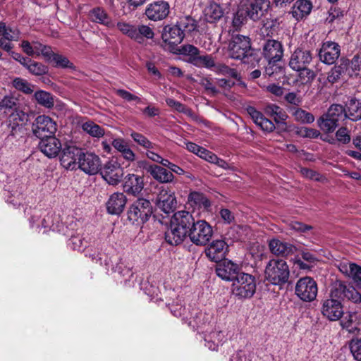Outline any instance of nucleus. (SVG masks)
Returning <instances> with one entry per match:
<instances>
[{"instance_id":"nucleus-61","label":"nucleus","mask_w":361,"mask_h":361,"mask_svg":"<svg viewBox=\"0 0 361 361\" xmlns=\"http://www.w3.org/2000/svg\"><path fill=\"white\" fill-rule=\"evenodd\" d=\"M116 93L118 96L121 97L126 101L131 102V101H135L137 103L141 102V99L138 97L137 96L131 94L130 92L123 90V89H118L116 90Z\"/></svg>"},{"instance_id":"nucleus-4","label":"nucleus","mask_w":361,"mask_h":361,"mask_svg":"<svg viewBox=\"0 0 361 361\" xmlns=\"http://www.w3.org/2000/svg\"><path fill=\"white\" fill-rule=\"evenodd\" d=\"M152 214V207L148 200L137 199L128 211V219L133 224H142L148 221Z\"/></svg>"},{"instance_id":"nucleus-60","label":"nucleus","mask_w":361,"mask_h":361,"mask_svg":"<svg viewBox=\"0 0 361 361\" xmlns=\"http://www.w3.org/2000/svg\"><path fill=\"white\" fill-rule=\"evenodd\" d=\"M69 245L73 250L82 251L86 247L87 243L80 236H72L69 240Z\"/></svg>"},{"instance_id":"nucleus-18","label":"nucleus","mask_w":361,"mask_h":361,"mask_svg":"<svg viewBox=\"0 0 361 361\" xmlns=\"http://www.w3.org/2000/svg\"><path fill=\"white\" fill-rule=\"evenodd\" d=\"M169 13V4L166 1H159L149 4L145 10L148 19L153 21L161 20Z\"/></svg>"},{"instance_id":"nucleus-21","label":"nucleus","mask_w":361,"mask_h":361,"mask_svg":"<svg viewBox=\"0 0 361 361\" xmlns=\"http://www.w3.org/2000/svg\"><path fill=\"white\" fill-rule=\"evenodd\" d=\"M283 52L281 44L274 39L267 40L263 47L264 56L268 61L269 65L271 63L280 61Z\"/></svg>"},{"instance_id":"nucleus-9","label":"nucleus","mask_w":361,"mask_h":361,"mask_svg":"<svg viewBox=\"0 0 361 361\" xmlns=\"http://www.w3.org/2000/svg\"><path fill=\"white\" fill-rule=\"evenodd\" d=\"M269 6V0H245L241 4L245 16L255 21L262 18Z\"/></svg>"},{"instance_id":"nucleus-45","label":"nucleus","mask_w":361,"mask_h":361,"mask_svg":"<svg viewBox=\"0 0 361 361\" xmlns=\"http://www.w3.org/2000/svg\"><path fill=\"white\" fill-rule=\"evenodd\" d=\"M347 63L343 62L339 65L334 66L328 73L327 81L331 84L336 83L338 81L341 76L346 71Z\"/></svg>"},{"instance_id":"nucleus-50","label":"nucleus","mask_w":361,"mask_h":361,"mask_svg":"<svg viewBox=\"0 0 361 361\" xmlns=\"http://www.w3.org/2000/svg\"><path fill=\"white\" fill-rule=\"evenodd\" d=\"M82 128L84 131L92 137H101L104 135V129L92 121L84 123Z\"/></svg>"},{"instance_id":"nucleus-40","label":"nucleus","mask_w":361,"mask_h":361,"mask_svg":"<svg viewBox=\"0 0 361 361\" xmlns=\"http://www.w3.org/2000/svg\"><path fill=\"white\" fill-rule=\"evenodd\" d=\"M205 19L209 23H214L219 20L224 14L221 6L216 3H210L204 9Z\"/></svg>"},{"instance_id":"nucleus-53","label":"nucleus","mask_w":361,"mask_h":361,"mask_svg":"<svg viewBox=\"0 0 361 361\" xmlns=\"http://www.w3.org/2000/svg\"><path fill=\"white\" fill-rule=\"evenodd\" d=\"M346 288L347 286L344 283L341 281H336L332 286L330 298H334L338 300L339 299H344Z\"/></svg>"},{"instance_id":"nucleus-31","label":"nucleus","mask_w":361,"mask_h":361,"mask_svg":"<svg viewBox=\"0 0 361 361\" xmlns=\"http://www.w3.org/2000/svg\"><path fill=\"white\" fill-rule=\"evenodd\" d=\"M170 222L189 233L195 220L189 212L182 210L176 212L171 217Z\"/></svg>"},{"instance_id":"nucleus-41","label":"nucleus","mask_w":361,"mask_h":361,"mask_svg":"<svg viewBox=\"0 0 361 361\" xmlns=\"http://www.w3.org/2000/svg\"><path fill=\"white\" fill-rule=\"evenodd\" d=\"M34 98L37 104L47 108L51 109L54 106V96L44 90H37L34 93Z\"/></svg>"},{"instance_id":"nucleus-1","label":"nucleus","mask_w":361,"mask_h":361,"mask_svg":"<svg viewBox=\"0 0 361 361\" xmlns=\"http://www.w3.org/2000/svg\"><path fill=\"white\" fill-rule=\"evenodd\" d=\"M265 279L270 283L283 286L288 281L290 276L289 267L283 259H272L267 263L265 271Z\"/></svg>"},{"instance_id":"nucleus-36","label":"nucleus","mask_w":361,"mask_h":361,"mask_svg":"<svg viewBox=\"0 0 361 361\" xmlns=\"http://www.w3.org/2000/svg\"><path fill=\"white\" fill-rule=\"evenodd\" d=\"M88 17L94 23H99L107 27H110L112 25L111 18L102 7H94L91 9L89 11Z\"/></svg>"},{"instance_id":"nucleus-39","label":"nucleus","mask_w":361,"mask_h":361,"mask_svg":"<svg viewBox=\"0 0 361 361\" xmlns=\"http://www.w3.org/2000/svg\"><path fill=\"white\" fill-rule=\"evenodd\" d=\"M267 115L272 117L276 123L286 124L288 115L280 106L274 104H269L264 108Z\"/></svg>"},{"instance_id":"nucleus-8","label":"nucleus","mask_w":361,"mask_h":361,"mask_svg":"<svg viewBox=\"0 0 361 361\" xmlns=\"http://www.w3.org/2000/svg\"><path fill=\"white\" fill-rule=\"evenodd\" d=\"M100 174L109 185H116L121 180L124 172L121 164L117 159L113 158L101 167Z\"/></svg>"},{"instance_id":"nucleus-17","label":"nucleus","mask_w":361,"mask_h":361,"mask_svg":"<svg viewBox=\"0 0 361 361\" xmlns=\"http://www.w3.org/2000/svg\"><path fill=\"white\" fill-rule=\"evenodd\" d=\"M216 273L221 279L233 282L240 273V267L231 260H224L216 266Z\"/></svg>"},{"instance_id":"nucleus-33","label":"nucleus","mask_w":361,"mask_h":361,"mask_svg":"<svg viewBox=\"0 0 361 361\" xmlns=\"http://www.w3.org/2000/svg\"><path fill=\"white\" fill-rule=\"evenodd\" d=\"M112 146L121 154L124 159L128 161H133L135 159V154L130 148L128 143L123 138L114 139Z\"/></svg>"},{"instance_id":"nucleus-35","label":"nucleus","mask_w":361,"mask_h":361,"mask_svg":"<svg viewBox=\"0 0 361 361\" xmlns=\"http://www.w3.org/2000/svg\"><path fill=\"white\" fill-rule=\"evenodd\" d=\"M49 56L47 57L46 61L52 64V66L57 68H71L74 69L75 66L69 59L64 55L59 53H55L51 49Z\"/></svg>"},{"instance_id":"nucleus-28","label":"nucleus","mask_w":361,"mask_h":361,"mask_svg":"<svg viewBox=\"0 0 361 361\" xmlns=\"http://www.w3.org/2000/svg\"><path fill=\"white\" fill-rule=\"evenodd\" d=\"M144 187L143 178L135 174H128L125 177L123 188L128 194L137 195Z\"/></svg>"},{"instance_id":"nucleus-58","label":"nucleus","mask_w":361,"mask_h":361,"mask_svg":"<svg viewBox=\"0 0 361 361\" xmlns=\"http://www.w3.org/2000/svg\"><path fill=\"white\" fill-rule=\"evenodd\" d=\"M348 299L355 303H359L361 302V294L353 287H347L344 299Z\"/></svg>"},{"instance_id":"nucleus-37","label":"nucleus","mask_w":361,"mask_h":361,"mask_svg":"<svg viewBox=\"0 0 361 361\" xmlns=\"http://www.w3.org/2000/svg\"><path fill=\"white\" fill-rule=\"evenodd\" d=\"M225 338V334L223 331L215 330L205 335L204 345L211 350H217Z\"/></svg>"},{"instance_id":"nucleus-64","label":"nucleus","mask_w":361,"mask_h":361,"mask_svg":"<svg viewBox=\"0 0 361 361\" xmlns=\"http://www.w3.org/2000/svg\"><path fill=\"white\" fill-rule=\"evenodd\" d=\"M298 133L300 135L305 137L315 138L319 135V132L317 130L307 127L301 128Z\"/></svg>"},{"instance_id":"nucleus-32","label":"nucleus","mask_w":361,"mask_h":361,"mask_svg":"<svg viewBox=\"0 0 361 361\" xmlns=\"http://www.w3.org/2000/svg\"><path fill=\"white\" fill-rule=\"evenodd\" d=\"M339 270L351 278L357 285L361 283V267L355 263L342 262L338 265Z\"/></svg>"},{"instance_id":"nucleus-29","label":"nucleus","mask_w":361,"mask_h":361,"mask_svg":"<svg viewBox=\"0 0 361 361\" xmlns=\"http://www.w3.org/2000/svg\"><path fill=\"white\" fill-rule=\"evenodd\" d=\"M162 39L170 44H180L184 39L183 32L177 25H166L162 32Z\"/></svg>"},{"instance_id":"nucleus-24","label":"nucleus","mask_w":361,"mask_h":361,"mask_svg":"<svg viewBox=\"0 0 361 361\" xmlns=\"http://www.w3.org/2000/svg\"><path fill=\"white\" fill-rule=\"evenodd\" d=\"M228 251V246L222 240H214L206 249V255L214 262H219L224 259Z\"/></svg>"},{"instance_id":"nucleus-19","label":"nucleus","mask_w":361,"mask_h":361,"mask_svg":"<svg viewBox=\"0 0 361 361\" xmlns=\"http://www.w3.org/2000/svg\"><path fill=\"white\" fill-rule=\"evenodd\" d=\"M23 51L28 56H42L46 61L49 56L51 47L48 45L43 44L38 41H32L31 42L23 40L21 43Z\"/></svg>"},{"instance_id":"nucleus-62","label":"nucleus","mask_w":361,"mask_h":361,"mask_svg":"<svg viewBox=\"0 0 361 361\" xmlns=\"http://www.w3.org/2000/svg\"><path fill=\"white\" fill-rule=\"evenodd\" d=\"M338 141L343 144L348 143L350 141V136L346 128H339L336 133Z\"/></svg>"},{"instance_id":"nucleus-10","label":"nucleus","mask_w":361,"mask_h":361,"mask_svg":"<svg viewBox=\"0 0 361 361\" xmlns=\"http://www.w3.org/2000/svg\"><path fill=\"white\" fill-rule=\"evenodd\" d=\"M56 129V123L45 115L38 116L32 125L33 134L40 139L54 135Z\"/></svg>"},{"instance_id":"nucleus-14","label":"nucleus","mask_w":361,"mask_h":361,"mask_svg":"<svg viewBox=\"0 0 361 361\" xmlns=\"http://www.w3.org/2000/svg\"><path fill=\"white\" fill-rule=\"evenodd\" d=\"M322 313L330 321H337L343 314V306L340 300L328 298L323 301Z\"/></svg>"},{"instance_id":"nucleus-30","label":"nucleus","mask_w":361,"mask_h":361,"mask_svg":"<svg viewBox=\"0 0 361 361\" xmlns=\"http://www.w3.org/2000/svg\"><path fill=\"white\" fill-rule=\"evenodd\" d=\"M147 172L150 173L154 180L161 183H171L175 178L171 171L159 165L149 166Z\"/></svg>"},{"instance_id":"nucleus-54","label":"nucleus","mask_w":361,"mask_h":361,"mask_svg":"<svg viewBox=\"0 0 361 361\" xmlns=\"http://www.w3.org/2000/svg\"><path fill=\"white\" fill-rule=\"evenodd\" d=\"M130 135L135 142L144 148L147 149H154V144L143 135L136 132H133Z\"/></svg>"},{"instance_id":"nucleus-20","label":"nucleus","mask_w":361,"mask_h":361,"mask_svg":"<svg viewBox=\"0 0 361 361\" xmlns=\"http://www.w3.org/2000/svg\"><path fill=\"white\" fill-rule=\"evenodd\" d=\"M175 193L168 189L162 188L157 196V204L164 213L172 212L176 207Z\"/></svg>"},{"instance_id":"nucleus-27","label":"nucleus","mask_w":361,"mask_h":361,"mask_svg":"<svg viewBox=\"0 0 361 361\" xmlns=\"http://www.w3.org/2000/svg\"><path fill=\"white\" fill-rule=\"evenodd\" d=\"M187 235H188V233L186 232V230L170 222V227L165 233V239L169 244L178 245L184 240Z\"/></svg>"},{"instance_id":"nucleus-57","label":"nucleus","mask_w":361,"mask_h":361,"mask_svg":"<svg viewBox=\"0 0 361 361\" xmlns=\"http://www.w3.org/2000/svg\"><path fill=\"white\" fill-rule=\"evenodd\" d=\"M348 299L355 303H359L361 302V294L353 287H347L344 299Z\"/></svg>"},{"instance_id":"nucleus-11","label":"nucleus","mask_w":361,"mask_h":361,"mask_svg":"<svg viewBox=\"0 0 361 361\" xmlns=\"http://www.w3.org/2000/svg\"><path fill=\"white\" fill-rule=\"evenodd\" d=\"M31 227L35 226L39 232L41 228H50L54 230L57 226H54L53 222V214L47 211H42L35 209L30 219Z\"/></svg>"},{"instance_id":"nucleus-26","label":"nucleus","mask_w":361,"mask_h":361,"mask_svg":"<svg viewBox=\"0 0 361 361\" xmlns=\"http://www.w3.org/2000/svg\"><path fill=\"white\" fill-rule=\"evenodd\" d=\"M247 114L250 116L254 123L266 132H272L275 129L274 123L264 117L260 111H257L254 106H248L246 108Z\"/></svg>"},{"instance_id":"nucleus-13","label":"nucleus","mask_w":361,"mask_h":361,"mask_svg":"<svg viewBox=\"0 0 361 361\" xmlns=\"http://www.w3.org/2000/svg\"><path fill=\"white\" fill-rule=\"evenodd\" d=\"M312 60L310 51L298 48L291 54L289 66L293 71H300L305 69Z\"/></svg>"},{"instance_id":"nucleus-2","label":"nucleus","mask_w":361,"mask_h":361,"mask_svg":"<svg viewBox=\"0 0 361 361\" xmlns=\"http://www.w3.org/2000/svg\"><path fill=\"white\" fill-rule=\"evenodd\" d=\"M256 278L252 274L241 272L232 283V294L238 299H250L256 292Z\"/></svg>"},{"instance_id":"nucleus-43","label":"nucleus","mask_w":361,"mask_h":361,"mask_svg":"<svg viewBox=\"0 0 361 361\" xmlns=\"http://www.w3.org/2000/svg\"><path fill=\"white\" fill-rule=\"evenodd\" d=\"M346 118L356 121L361 119V102L357 99H350L347 104Z\"/></svg>"},{"instance_id":"nucleus-52","label":"nucleus","mask_w":361,"mask_h":361,"mask_svg":"<svg viewBox=\"0 0 361 361\" xmlns=\"http://www.w3.org/2000/svg\"><path fill=\"white\" fill-rule=\"evenodd\" d=\"M295 121L302 123H312L314 121V116L302 109H296L293 112Z\"/></svg>"},{"instance_id":"nucleus-6","label":"nucleus","mask_w":361,"mask_h":361,"mask_svg":"<svg viewBox=\"0 0 361 361\" xmlns=\"http://www.w3.org/2000/svg\"><path fill=\"white\" fill-rule=\"evenodd\" d=\"M212 235V226L204 220L194 222L188 233L190 240L197 245H205Z\"/></svg>"},{"instance_id":"nucleus-42","label":"nucleus","mask_w":361,"mask_h":361,"mask_svg":"<svg viewBox=\"0 0 361 361\" xmlns=\"http://www.w3.org/2000/svg\"><path fill=\"white\" fill-rule=\"evenodd\" d=\"M27 120L28 115L26 113L16 109L9 115L8 121L12 130H14L16 127L25 124Z\"/></svg>"},{"instance_id":"nucleus-48","label":"nucleus","mask_w":361,"mask_h":361,"mask_svg":"<svg viewBox=\"0 0 361 361\" xmlns=\"http://www.w3.org/2000/svg\"><path fill=\"white\" fill-rule=\"evenodd\" d=\"M12 85L15 89L24 94H30L33 92V85L22 78H14L12 81Z\"/></svg>"},{"instance_id":"nucleus-22","label":"nucleus","mask_w":361,"mask_h":361,"mask_svg":"<svg viewBox=\"0 0 361 361\" xmlns=\"http://www.w3.org/2000/svg\"><path fill=\"white\" fill-rule=\"evenodd\" d=\"M41 152L49 158L56 157L61 149V144L59 139L51 135L41 139L39 144Z\"/></svg>"},{"instance_id":"nucleus-15","label":"nucleus","mask_w":361,"mask_h":361,"mask_svg":"<svg viewBox=\"0 0 361 361\" xmlns=\"http://www.w3.org/2000/svg\"><path fill=\"white\" fill-rule=\"evenodd\" d=\"M82 151L75 146H68L62 149L61 164L66 169L73 170L78 167Z\"/></svg>"},{"instance_id":"nucleus-56","label":"nucleus","mask_w":361,"mask_h":361,"mask_svg":"<svg viewBox=\"0 0 361 361\" xmlns=\"http://www.w3.org/2000/svg\"><path fill=\"white\" fill-rule=\"evenodd\" d=\"M201 85L204 88L207 94L212 96H215L219 92L211 78H202L201 80Z\"/></svg>"},{"instance_id":"nucleus-25","label":"nucleus","mask_w":361,"mask_h":361,"mask_svg":"<svg viewBox=\"0 0 361 361\" xmlns=\"http://www.w3.org/2000/svg\"><path fill=\"white\" fill-rule=\"evenodd\" d=\"M269 247L273 255L281 257H287L293 254L296 250V247L293 245L276 238L269 241Z\"/></svg>"},{"instance_id":"nucleus-46","label":"nucleus","mask_w":361,"mask_h":361,"mask_svg":"<svg viewBox=\"0 0 361 361\" xmlns=\"http://www.w3.org/2000/svg\"><path fill=\"white\" fill-rule=\"evenodd\" d=\"M326 114L327 117L336 119L337 123L347 118L346 110L341 104H332L329 108Z\"/></svg>"},{"instance_id":"nucleus-38","label":"nucleus","mask_w":361,"mask_h":361,"mask_svg":"<svg viewBox=\"0 0 361 361\" xmlns=\"http://www.w3.org/2000/svg\"><path fill=\"white\" fill-rule=\"evenodd\" d=\"M188 201V204L194 209H208L211 205L209 200L203 193L196 191L189 194Z\"/></svg>"},{"instance_id":"nucleus-59","label":"nucleus","mask_w":361,"mask_h":361,"mask_svg":"<svg viewBox=\"0 0 361 361\" xmlns=\"http://www.w3.org/2000/svg\"><path fill=\"white\" fill-rule=\"evenodd\" d=\"M2 37L8 41H16L20 37V32L16 29H11L6 27L4 24V31L1 32Z\"/></svg>"},{"instance_id":"nucleus-3","label":"nucleus","mask_w":361,"mask_h":361,"mask_svg":"<svg viewBox=\"0 0 361 361\" xmlns=\"http://www.w3.org/2000/svg\"><path fill=\"white\" fill-rule=\"evenodd\" d=\"M228 56L234 59L243 60L244 63H251L252 50L249 37L237 35L232 37L228 47Z\"/></svg>"},{"instance_id":"nucleus-7","label":"nucleus","mask_w":361,"mask_h":361,"mask_svg":"<svg viewBox=\"0 0 361 361\" xmlns=\"http://www.w3.org/2000/svg\"><path fill=\"white\" fill-rule=\"evenodd\" d=\"M317 284L311 277L306 276L300 279L295 285L296 295L302 301L312 302L317 295Z\"/></svg>"},{"instance_id":"nucleus-55","label":"nucleus","mask_w":361,"mask_h":361,"mask_svg":"<svg viewBox=\"0 0 361 361\" xmlns=\"http://www.w3.org/2000/svg\"><path fill=\"white\" fill-rule=\"evenodd\" d=\"M350 349L355 360L361 361V339H353L350 343Z\"/></svg>"},{"instance_id":"nucleus-44","label":"nucleus","mask_w":361,"mask_h":361,"mask_svg":"<svg viewBox=\"0 0 361 361\" xmlns=\"http://www.w3.org/2000/svg\"><path fill=\"white\" fill-rule=\"evenodd\" d=\"M176 25L178 28H180L184 36L187 33H190L197 29L196 21L190 16L180 18L178 21L176 23Z\"/></svg>"},{"instance_id":"nucleus-16","label":"nucleus","mask_w":361,"mask_h":361,"mask_svg":"<svg viewBox=\"0 0 361 361\" xmlns=\"http://www.w3.org/2000/svg\"><path fill=\"white\" fill-rule=\"evenodd\" d=\"M341 53L340 46L331 41H326L322 44L319 52L320 60L328 65L335 63Z\"/></svg>"},{"instance_id":"nucleus-47","label":"nucleus","mask_w":361,"mask_h":361,"mask_svg":"<svg viewBox=\"0 0 361 361\" xmlns=\"http://www.w3.org/2000/svg\"><path fill=\"white\" fill-rule=\"evenodd\" d=\"M317 123L319 128L326 133L333 132L338 126L336 120L327 117L326 114L318 119Z\"/></svg>"},{"instance_id":"nucleus-63","label":"nucleus","mask_w":361,"mask_h":361,"mask_svg":"<svg viewBox=\"0 0 361 361\" xmlns=\"http://www.w3.org/2000/svg\"><path fill=\"white\" fill-rule=\"evenodd\" d=\"M180 51L182 54L195 57L199 54V50L197 47L191 44H185L181 47Z\"/></svg>"},{"instance_id":"nucleus-34","label":"nucleus","mask_w":361,"mask_h":361,"mask_svg":"<svg viewBox=\"0 0 361 361\" xmlns=\"http://www.w3.org/2000/svg\"><path fill=\"white\" fill-rule=\"evenodd\" d=\"M312 4L307 0H298L293 5L290 13L297 20L302 19L310 14Z\"/></svg>"},{"instance_id":"nucleus-51","label":"nucleus","mask_w":361,"mask_h":361,"mask_svg":"<svg viewBox=\"0 0 361 361\" xmlns=\"http://www.w3.org/2000/svg\"><path fill=\"white\" fill-rule=\"evenodd\" d=\"M18 99L12 94L5 95L0 99V110H16Z\"/></svg>"},{"instance_id":"nucleus-49","label":"nucleus","mask_w":361,"mask_h":361,"mask_svg":"<svg viewBox=\"0 0 361 361\" xmlns=\"http://www.w3.org/2000/svg\"><path fill=\"white\" fill-rule=\"evenodd\" d=\"M25 68L31 74L37 76L44 75L48 72V67L47 66L32 59H30V61H29Z\"/></svg>"},{"instance_id":"nucleus-5","label":"nucleus","mask_w":361,"mask_h":361,"mask_svg":"<svg viewBox=\"0 0 361 361\" xmlns=\"http://www.w3.org/2000/svg\"><path fill=\"white\" fill-rule=\"evenodd\" d=\"M116 26L123 35L140 44L144 42V38L152 39L154 35L153 30L145 25L136 27L126 22H118Z\"/></svg>"},{"instance_id":"nucleus-12","label":"nucleus","mask_w":361,"mask_h":361,"mask_svg":"<svg viewBox=\"0 0 361 361\" xmlns=\"http://www.w3.org/2000/svg\"><path fill=\"white\" fill-rule=\"evenodd\" d=\"M78 167L89 175H94L100 171L101 160L93 153H83L82 152L78 161Z\"/></svg>"},{"instance_id":"nucleus-23","label":"nucleus","mask_w":361,"mask_h":361,"mask_svg":"<svg viewBox=\"0 0 361 361\" xmlns=\"http://www.w3.org/2000/svg\"><path fill=\"white\" fill-rule=\"evenodd\" d=\"M126 202V197L123 192L113 193L106 203L107 212L112 215H119L123 212Z\"/></svg>"}]
</instances>
